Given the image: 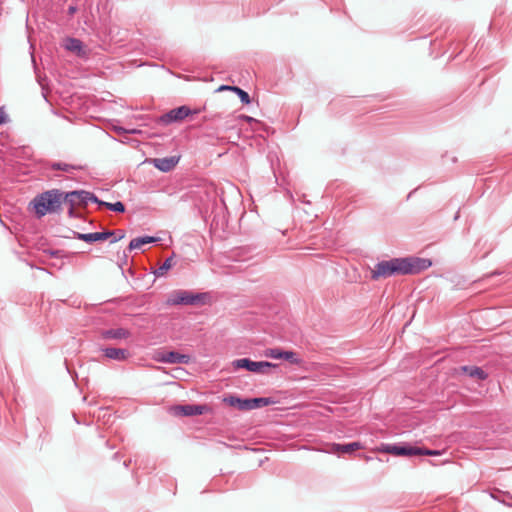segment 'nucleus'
Masks as SVG:
<instances>
[{"label": "nucleus", "mask_w": 512, "mask_h": 512, "mask_svg": "<svg viewBox=\"0 0 512 512\" xmlns=\"http://www.w3.org/2000/svg\"><path fill=\"white\" fill-rule=\"evenodd\" d=\"M78 194H79V204H84L86 205L88 202H98V199L97 197L90 193V192H87V191H78Z\"/></svg>", "instance_id": "nucleus-22"}, {"label": "nucleus", "mask_w": 512, "mask_h": 512, "mask_svg": "<svg viewBox=\"0 0 512 512\" xmlns=\"http://www.w3.org/2000/svg\"><path fill=\"white\" fill-rule=\"evenodd\" d=\"M62 204L69 205V214H72L74 206L79 204V194L78 191H71L68 193H64L61 191Z\"/></svg>", "instance_id": "nucleus-13"}, {"label": "nucleus", "mask_w": 512, "mask_h": 512, "mask_svg": "<svg viewBox=\"0 0 512 512\" xmlns=\"http://www.w3.org/2000/svg\"><path fill=\"white\" fill-rule=\"evenodd\" d=\"M76 11H77V7H76V6H69V7H68V14H69V15H73V14H75V13H76Z\"/></svg>", "instance_id": "nucleus-29"}, {"label": "nucleus", "mask_w": 512, "mask_h": 512, "mask_svg": "<svg viewBox=\"0 0 512 512\" xmlns=\"http://www.w3.org/2000/svg\"><path fill=\"white\" fill-rule=\"evenodd\" d=\"M118 239L117 238H114L111 242L114 243V242H117Z\"/></svg>", "instance_id": "nucleus-32"}, {"label": "nucleus", "mask_w": 512, "mask_h": 512, "mask_svg": "<svg viewBox=\"0 0 512 512\" xmlns=\"http://www.w3.org/2000/svg\"><path fill=\"white\" fill-rule=\"evenodd\" d=\"M204 293H193L188 290H176L173 291L168 299L167 304L169 305H196L203 303L205 298Z\"/></svg>", "instance_id": "nucleus-3"}, {"label": "nucleus", "mask_w": 512, "mask_h": 512, "mask_svg": "<svg viewBox=\"0 0 512 512\" xmlns=\"http://www.w3.org/2000/svg\"><path fill=\"white\" fill-rule=\"evenodd\" d=\"M206 411L204 405H175L170 408V413L175 416H194L201 415Z\"/></svg>", "instance_id": "nucleus-5"}, {"label": "nucleus", "mask_w": 512, "mask_h": 512, "mask_svg": "<svg viewBox=\"0 0 512 512\" xmlns=\"http://www.w3.org/2000/svg\"><path fill=\"white\" fill-rule=\"evenodd\" d=\"M247 122H256V120L250 116H244L243 117Z\"/></svg>", "instance_id": "nucleus-31"}, {"label": "nucleus", "mask_w": 512, "mask_h": 512, "mask_svg": "<svg viewBox=\"0 0 512 512\" xmlns=\"http://www.w3.org/2000/svg\"><path fill=\"white\" fill-rule=\"evenodd\" d=\"M158 361L164 362V363H180V364H187L190 360V357L185 354H180L178 352H166L162 353L158 358Z\"/></svg>", "instance_id": "nucleus-10"}, {"label": "nucleus", "mask_w": 512, "mask_h": 512, "mask_svg": "<svg viewBox=\"0 0 512 512\" xmlns=\"http://www.w3.org/2000/svg\"><path fill=\"white\" fill-rule=\"evenodd\" d=\"M414 451H417V452L413 453V456H416V455H428V456L440 455V451H438V450H430V449L419 448V447H414Z\"/></svg>", "instance_id": "nucleus-25"}, {"label": "nucleus", "mask_w": 512, "mask_h": 512, "mask_svg": "<svg viewBox=\"0 0 512 512\" xmlns=\"http://www.w3.org/2000/svg\"><path fill=\"white\" fill-rule=\"evenodd\" d=\"M102 205H105L109 210L114 212L122 213L125 211V206L122 202L108 203V202H100Z\"/></svg>", "instance_id": "nucleus-24"}, {"label": "nucleus", "mask_w": 512, "mask_h": 512, "mask_svg": "<svg viewBox=\"0 0 512 512\" xmlns=\"http://www.w3.org/2000/svg\"><path fill=\"white\" fill-rule=\"evenodd\" d=\"M158 240H159L158 238L152 237V236L137 237L130 241L128 248L130 251L135 250V249H140L143 245L155 243Z\"/></svg>", "instance_id": "nucleus-16"}, {"label": "nucleus", "mask_w": 512, "mask_h": 512, "mask_svg": "<svg viewBox=\"0 0 512 512\" xmlns=\"http://www.w3.org/2000/svg\"><path fill=\"white\" fill-rule=\"evenodd\" d=\"M30 206L37 218H42L47 214L58 213L62 206L61 191L51 189L42 192L33 198Z\"/></svg>", "instance_id": "nucleus-2"}, {"label": "nucleus", "mask_w": 512, "mask_h": 512, "mask_svg": "<svg viewBox=\"0 0 512 512\" xmlns=\"http://www.w3.org/2000/svg\"><path fill=\"white\" fill-rule=\"evenodd\" d=\"M50 167L54 170H61L67 173H70L76 169H79L80 167L76 165H71L63 162H54L50 165Z\"/></svg>", "instance_id": "nucleus-21"}, {"label": "nucleus", "mask_w": 512, "mask_h": 512, "mask_svg": "<svg viewBox=\"0 0 512 512\" xmlns=\"http://www.w3.org/2000/svg\"><path fill=\"white\" fill-rule=\"evenodd\" d=\"M232 91H234L235 93L238 94V96L240 97V99L243 103H246V104L250 103V97L247 92L240 89L239 87H233Z\"/></svg>", "instance_id": "nucleus-26"}, {"label": "nucleus", "mask_w": 512, "mask_h": 512, "mask_svg": "<svg viewBox=\"0 0 512 512\" xmlns=\"http://www.w3.org/2000/svg\"><path fill=\"white\" fill-rule=\"evenodd\" d=\"M64 48L68 51L77 54L78 56L83 54L82 42L76 38H67L64 41Z\"/></svg>", "instance_id": "nucleus-17"}, {"label": "nucleus", "mask_w": 512, "mask_h": 512, "mask_svg": "<svg viewBox=\"0 0 512 512\" xmlns=\"http://www.w3.org/2000/svg\"><path fill=\"white\" fill-rule=\"evenodd\" d=\"M8 122V115L3 107H0V125Z\"/></svg>", "instance_id": "nucleus-28"}, {"label": "nucleus", "mask_w": 512, "mask_h": 512, "mask_svg": "<svg viewBox=\"0 0 512 512\" xmlns=\"http://www.w3.org/2000/svg\"><path fill=\"white\" fill-rule=\"evenodd\" d=\"M381 451L396 455V456H413L414 446L410 445H396V444H386L383 445Z\"/></svg>", "instance_id": "nucleus-6"}, {"label": "nucleus", "mask_w": 512, "mask_h": 512, "mask_svg": "<svg viewBox=\"0 0 512 512\" xmlns=\"http://www.w3.org/2000/svg\"><path fill=\"white\" fill-rule=\"evenodd\" d=\"M275 401L269 397L250 398L251 410L274 404Z\"/></svg>", "instance_id": "nucleus-19"}, {"label": "nucleus", "mask_w": 512, "mask_h": 512, "mask_svg": "<svg viewBox=\"0 0 512 512\" xmlns=\"http://www.w3.org/2000/svg\"><path fill=\"white\" fill-rule=\"evenodd\" d=\"M104 355L112 360L125 361L129 357V352L126 349L121 348H104L102 349Z\"/></svg>", "instance_id": "nucleus-11"}, {"label": "nucleus", "mask_w": 512, "mask_h": 512, "mask_svg": "<svg viewBox=\"0 0 512 512\" xmlns=\"http://www.w3.org/2000/svg\"><path fill=\"white\" fill-rule=\"evenodd\" d=\"M114 233L112 231L94 232V233H79L74 232V238L92 243L96 241H104L110 238Z\"/></svg>", "instance_id": "nucleus-8"}, {"label": "nucleus", "mask_w": 512, "mask_h": 512, "mask_svg": "<svg viewBox=\"0 0 512 512\" xmlns=\"http://www.w3.org/2000/svg\"><path fill=\"white\" fill-rule=\"evenodd\" d=\"M281 359L287 360L292 364L301 365L302 359L293 351H283Z\"/></svg>", "instance_id": "nucleus-23"}, {"label": "nucleus", "mask_w": 512, "mask_h": 512, "mask_svg": "<svg viewBox=\"0 0 512 512\" xmlns=\"http://www.w3.org/2000/svg\"><path fill=\"white\" fill-rule=\"evenodd\" d=\"M282 353L283 351L280 350L279 348H272L266 350L265 356L273 359H281Z\"/></svg>", "instance_id": "nucleus-27"}, {"label": "nucleus", "mask_w": 512, "mask_h": 512, "mask_svg": "<svg viewBox=\"0 0 512 512\" xmlns=\"http://www.w3.org/2000/svg\"><path fill=\"white\" fill-rule=\"evenodd\" d=\"M461 370L468 374L470 377L483 380L487 377V374L479 367L476 366H462Z\"/></svg>", "instance_id": "nucleus-18"}, {"label": "nucleus", "mask_w": 512, "mask_h": 512, "mask_svg": "<svg viewBox=\"0 0 512 512\" xmlns=\"http://www.w3.org/2000/svg\"><path fill=\"white\" fill-rule=\"evenodd\" d=\"M191 113V109L187 106H180L178 108L170 110L168 113L163 115L162 120L166 123L181 121L188 117Z\"/></svg>", "instance_id": "nucleus-7"}, {"label": "nucleus", "mask_w": 512, "mask_h": 512, "mask_svg": "<svg viewBox=\"0 0 512 512\" xmlns=\"http://www.w3.org/2000/svg\"><path fill=\"white\" fill-rule=\"evenodd\" d=\"M431 266V262L420 258H393L378 262L371 270V278L378 280L393 275L418 273Z\"/></svg>", "instance_id": "nucleus-1"}, {"label": "nucleus", "mask_w": 512, "mask_h": 512, "mask_svg": "<svg viewBox=\"0 0 512 512\" xmlns=\"http://www.w3.org/2000/svg\"><path fill=\"white\" fill-rule=\"evenodd\" d=\"M172 264H173V258L172 257H169L167 258L164 263L159 266L155 271H154V274L156 277H162L164 276L167 271L172 267Z\"/></svg>", "instance_id": "nucleus-20"}, {"label": "nucleus", "mask_w": 512, "mask_h": 512, "mask_svg": "<svg viewBox=\"0 0 512 512\" xmlns=\"http://www.w3.org/2000/svg\"><path fill=\"white\" fill-rule=\"evenodd\" d=\"M179 162V157L171 156L153 159V165L162 172L171 171Z\"/></svg>", "instance_id": "nucleus-9"}, {"label": "nucleus", "mask_w": 512, "mask_h": 512, "mask_svg": "<svg viewBox=\"0 0 512 512\" xmlns=\"http://www.w3.org/2000/svg\"><path fill=\"white\" fill-rule=\"evenodd\" d=\"M224 401L233 407H237L239 410H251L250 399H242L237 396H229Z\"/></svg>", "instance_id": "nucleus-14"}, {"label": "nucleus", "mask_w": 512, "mask_h": 512, "mask_svg": "<svg viewBox=\"0 0 512 512\" xmlns=\"http://www.w3.org/2000/svg\"><path fill=\"white\" fill-rule=\"evenodd\" d=\"M233 367L236 369H247L253 373L266 374L269 368L277 367L276 364L267 361H252L249 358H241L233 361Z\"/></svg>", "instance_id": "nucleus-4"}, {"label": "nucleus", "mask_w": 512, "mask_h": 512, "mask_svg": "<svg viewBox=\"0 0 512 512\" xmlns=\"http://www.w3.org/2000/svg\"><path fill=\"white\" fill-rule=\"evenodd\" d=\"M130 336V332L124 328L109 329L102 332L105 339H126Z\"/></svg>", "instance_id": "nucleus-15"}, {"label": "nucleus", "mask_w": 512, "mask_h": 512, "mask_svg": "<svg viewBox=\"0 0 512 512\" xmlns=\"http://www.w3.org/2000/svg\"><path fill=\"white\" fill-rule=\"evenodd\" d=\"M362 448L359 442H352L347 444H333L331 452L336 454H351L354 451Z\"/></svg>", "instance_id": "nucleus-12"}, {"label": "nucleus", "mask_w": 512, "mask_h": 512, "mask_svg": "<svg viewBox=\"0 0 512 512\" xmlns=\"http://www.w3.org/2000/svg\"><path fill=\"white\" fill-rule=\"evenodd\" d=\"M234 86H228V85H222L218 88V91H223V90H231L232 91V88Z\"/></svg>", "instance_id": "nucleus-30"}]
</instances>
